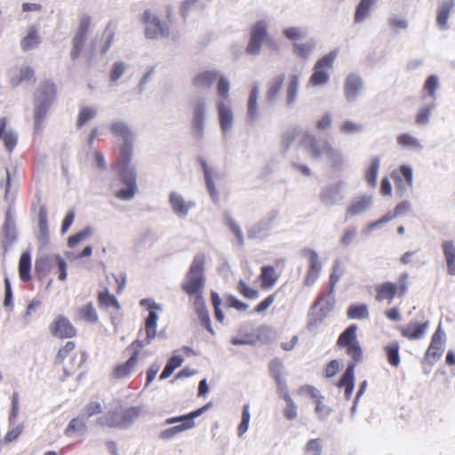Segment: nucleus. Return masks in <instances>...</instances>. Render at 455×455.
Here are the masks:
<instances>
[{"label": "nucleus", "mask_w": 455, "mask_h": 455, "mask_svg": "<svg viewBox=\"0 0 455 455\" xmlns=\"http://www.w3.org/2000/svg\"><path fill=\"white\" fill-rule=\"evenodd\" d=\"M284 80V74H279L273 77V79L269 83L268 89L266 94V98L268 101L272 102L279 96Z\"/></svg>", "instance_id": "obj_37"}, {"label": "nucleus", "mask_w": 455, "mask_h": 455, "mask_svg": "<svg viewBox=\"0 0 455 455\" xmlns=\"http://www.w3.org/2000/svg\"><path fill=\"white\" fill-rule=\"evenodd\" d=\"M8 120L6 117L0 118V140H3L7 151L12 152L17 145V135L12 131H6Z\"/></svg>", "instance_id": "obj_25"}, {"label": "nucleus", "mask_w": 455, "mask_h": 455, "mask_svg": "<svg viewBox=\"0 0 455 455\" xmlns=\"http://www.w3.org/2000/svg\"><path fill=\"white\" fill-rule=\"evenodd\" d=\"M369 308L366 304H352L347 311V316L349 319H367L369 318Z\"/></svg>", "instance_id": "obj_43"}, {"label": "nucleus", "mask_w": 455, "mask_h": 455, "mask_svg": "<svg viewBox=\"0 0 455 455\" xmlns=\"http://www.w3.org/2000/svg\"><path fill=\"white\" fill-rule=\"evenodd\" d=\"M399 349L400 346L397 342H394L384 347L388 363L395 368L400 364Z\"/></svg>", "instance_id": "obj_46"}, {"label": "nucleus", "mask_w": 455, "mask_h": 455, "mask_svg": "<svg viewBox=\"0 0 455 455\" xmlns=\"http://www.w3.org/2000/svg\"><path fill=\"white\" fill-rule=\"evenodd\" d=\"M41 43V38L36 26H31L28 29L27 35L22 38L20 45L23 51H29L36 48Z\"/></svg>", "instance_id": "obj_34"}, {"label": "nucleus", "mask_w": 455, "mask_h": 455, "mask_svg": "<svg viewBox=\"0 0 455 455\" xmlns=\"http://www.w3.org/2000/svg\"><path fill=\"white\" fill-rule=\"evenodd\" d=\"M379 169V160L378 157H373L371 160L370 166L365 172V180L372 188L377 185V176Z\"/></svg>", "instance_id": "obj_45"}, {"label": "nucleus", "mask_w": 455, "mask_h": 455, "mask_svg": "<svg viewBox=\"0 0 455 455\" xmlns=\"http://www.w3.org/2000/svg\"><path fill=\"white\" fill-rule=\"evenodd\" d=\"M313 49L312 44H294L293 52L298 57L306 59Z\"/></svg>", "instance_id": "obj_64"}, {"label": "nucleus", "mask_w": 455, "mask_h": 455, "mask_svg": "<svg viewBox=\"0 0 455 455\" xmlns=\"http://www.w3.org/2000/svg\"><path fill=\"white\" fill-rule=\"evenodd\" d=\"M410 276L407 273L399 275L396 282L386 281L375 286V299L378 302L392 303L395 298L404 297L409 290Z\"/></svg>", "instance_id": "obj_5"}, {"label": "nucleus", "mask_w": 455, "mask_h": 455, "mask_svg": "<svg viewBox=\"0 0 455 455\" xmlns=\"http://www.w3.org/2000/svg\"><path fill=\"white\" fill-rule=\"evenodd\" d=\"M38 228L39 241L43 243H48L50 232L48 228L47 210L44 205H41L38 210Z\"/></svg>", "instance_id": "obj_31"}, {"label": "nucleus", "mask_w": 455, "mask_h": 455, "mask_svg": "<svg viewBox=\"0 0 455 455\" xmlns=\"http://www.w3.org/2000/svg\"><path fill=\"white\" fill-rule=\"evenodd\" d=\"M236 289L241 295L249 299H255L259 296V291L250 287L243 280L238 282Z\"/></svg>", "instance_id": "obj_53"}, {"label": "nucleus", "mask_w": 455, "mask_h": 455, "mask_svg": "<svg viewBox=\"0 0 455 455\" xmlns=\"http://www.w3.org/2000/svg\"><path fill=\"white\" fill-rule=\"evenodd\" d=\"M36 271L43 275L50 273L59 275V280L67 279V264L58 254H48L40 257L36 261Z\"/></svg>", "instance_id": "obj_8"}, {"label": "nucleus", "mask_w": 455, "mask_h": 455, "mask_svg": "<svg viewBox=\"0 0 455 455\" xmlns=\"http://www.w3.org/2000/svg\"><path fill=\"white\" fill-rule=\"evenodd\" d=\"M97 116V109L92 107H83L78 114L76 125L78 128L83 127L90 120Z\"/></svg>", "instance_id": "obj_49"}, {"label": "nucleus", "mask_w": 455, "mask_h": 455, "mask_svg": "<svg viewBox=\"0 0 455 455\" xmlns=\"http://www.w3.org/2000/svg\"><path fill=\"white\" fill-rule=\"evenodd\" d=\"M91 22L92 20L89 15H82L79 18L78 27L75 35L86 37L91 27Z\"/></svg>", "instance_id": "obj_58"}, {"label": "nucleus", "mask_w": 455, "mask_h": 455, "mask_svg": "<svg viewBox=\"0 0 455 455\" xmlns=\"http://www.w3.org/2000/svg\"><path fill=\"white\" fill-rule=\"evenodd\" d=\"M229 82L225 77H220L217 84V92L220 96V100H225L229 102L228 96H229Z\"/></svg>", "instance_id": "obj_57"}, {"label": "nucleus", "mask_w": 455, "mask_h": 455, "mask_svg": "<svg viewBox=\"0 0 455 455\" xmlns=\"http://www.w3.org/2000/svg\"><path fill=\"white\" fill-rule=\"evenodd\" d=\"M57 89L54 83L44 81L37 89L36 101L47 102L52 105L55 100Z\"/></svg>", "instance_id": "obj_22"}, {"label": "nucleus", "mask_w": 455, "mask_h": 455, "mask_svg": "<svg viewBox=\"0 0 455 455\" xmlns=\"http://www.w3.org/2000/svg\"><path fill=\"white\" fill-rule=\"evenodd\" d=\"M132 157V143L125 141L120 147L119 156L114 165V169L118 172L121 183L126 186L116 193V197L121 200H130L137 192L135 170L130 166Z\"/></svg>", "instance_id": "obj_2"}, {"label": "nucleus", "mask_w": 455, "mask_h": 455, "mask_svg": "<svg viewBox=\"0 0 455 455\" xmlns=\"http://www.w3.org/2000/svg\"><path fill=\"white\" fill-rule=\"evenodd\" d=\"M159 309V307L156 304H153L149 307L148 315L146 318L145 321V331L147 333V344H149L151 340L156 337V323H157V310Z\"/></svg>", "instance_id": "obj_24"}, {"label": "nucleus", "mask_w": 455, "mask_h": 455, "mask_svg": "<svg viewBox=\"0 0 455 455\" xmlns=\"http://www.w3.org/2000/svg\"><path fill=\"white\" fill-rule=\"evenodd\" d=\"M452 8H453L452 0L443 3L438 8L436 21H437L438 26L441 28H446L447 20L449 19V15H450V12Z\"/></svg>", "instance_id": "obj_47"}, {"label": "nucleus", "mask_w": 455, "mask_h": 455, "mask_svg": "<svg viewBox=\"0 0 455 455\" xmlns=\"http://www.w3.org/2000/svg\"><path fill=\"white\" fill-rule=\"evenodd\" d=\"M268 370L273 379L282 377L283 371V362L278 358L271 360L268 364Z\"/></svg>", "instance_id": "obj_62"}, {"label": "nucleus", "mask_w": 455, "mask_h": 455, "mask_svg": "<svg viewBox=\"0 0 455 455\" xmlns=\"http://www.w3.org/2000/svg\"><path fill=\"white\" fill-rule=\"evenodd\" d=\"M335 58L336 53L331 52L320 59L315 65L309 83L315 86L326 84L329 80L328 70L332 67Z\"/></svg>", "instance_id": "obj_13"}, {"label": "nucleus", "mask_w": 455, "mask_h": 455, "mask_svg": "<svg viewBox=\"0 0 455 455\" xmlns=\"http://www.w3.org/2000/svg\"><path fill=\"white\" fill-rule=\"evenodd\" d=\"M85 40H86V37H84V36H76V35L74 36L73 40H72V49L70 52V56L72 58V60H76L79 58V56L82 52L83 47L84 45Z\"/></svg>", "instance_id": "obj_56"}, {"label": "nucleus", "mask_w": 455, "mask_h": 455, "mask_svg": "<svg viewBox=\"0 0 455 455\" xmlns=\"http://www.w3.org/2000/svg\"><path fill=\"white\" fill-rule=\"evenodd\" d=\"M283 398L286 403V406L283 410V415L285 419L288 420L295 419L298 415L297 406L295 405L294 402L292 401L291 397L288 393L283 394Z\"/></svg>", "instance_id": "obj_50"}, {"label": "nucleus", "mask_w": 455, "mask_h": 455, "mask_svg": "<svg viewBox=\"0 0 455 455\" xmlns=\"http://www.w3.org/2000/svg\"><path fill=\"white\" fill-rule=\"evenodd\" d=\"M218 72L213 70H206L197 74L193 78V85L197 89L210 88L218 79Z\"/></svg>", "instance_id": "obj_26"}, {"label": "nucleus", "mask_w": 455, "mask_h": 455, "mask_svg": "<svg viewBox=\"0 0 455 455\" xmlns=\"http://www.w3.org/2000/svg\"><path fill=\"white\" fill-rule=\"evenodd\" d=\"M397 143L403 148H418L419 141L408 133H403L397 137Z\"/></svg>", "instance_id": "obj_63"}, {"label": "nucleus", "mask_w": 455, "mask_h": 455, "mask_svg": "<svg viewBox=\"0 0 455 455\" xmlns=\"http://www.w3.org/2000/svg\"><path fill=\"white\" fill-rule=\"evenodd\" d=\"M204 265V253L196 254L181 284L182 291L189 297L194 298V299H204L203 292L205 285Z\"/></svg>", "instance_id": "obj_3"}, {"label": "nucleus", "mask_w": 455, "mask_h": 455, "mask_svg": "<svg viewBox=\"0 0 455 455\" xmlns=\"http://www.w3.org/2000/svg\"><path fill=\"white\" fill-rule=\"evenodd\" d=\"M372 200L370 196H361L355 198L347 209V213L350 216L358 215L365 212L371 204Z\"/></svg>", "instance_id": "obj_29"}, {"label": "nucleus", "mask_w": 455, "mask_h": 455, "mask_svg": "<svg viewBox=\"0 0 455 455\" xmlns=\"http://www.w3.org/2000/svg\"><path fill=\"white\" fill-rule=\"evenodd\" d=\"M52 105L47 102L36 101L34 109L35 130L39 132L42 129L43 123Z\"/></svg>", "instance_id": "obj_40"}, {"label": "nucleus", "mask_w": 455, "mask_h": 455, "mask_svg": "<svg viewBox=\"0 0 455 455\" xmlns=\"http://www.w3.org/2000/svg\"><path fill=\"white\" fill-rule=\"evenodd\" d=\"M250 419V406L246 403L243 406L242 420L237 427V434L239 436H242L248 430Z\"/></svg>", "instance_id": "obj_55"}, {"label": "nucleus", "mask_w": 455, "mask_h": 455, "mask_svg": "<svg viewBox=\"0 0 455 455\" xmlns=\"http://www.w3.org/2000/svg\"><path fill=\"white\" fill-rule=\"evenodd\" d=\"M208 407L209 404L195 410L186 415L166 419L164 420V425H177L163 430L159 434V438L163 440H170L184 431L194 428L196 426L195 419L202 415L208 409Z\"/></svg>", "instance_id": "obj_6"}, {"label": "nucleus", "mask_w": 455, "mask_h": 455, "mask_svg": "<svg viewBox=\"0 0 455 455\" xmlns=\"http://www.w3.org/2000/svg\"><path fill=\"white\" fill-rule=\"evenodd\" d=\"M103 37L105 38V43L101 46L100 52L102 54H105L111 47V44L115 38V30L111 28V24H108L106 27L103 32Z\"/></svg>", "instance_id": "obj_60"}, {"label": "nucleus", "mask_w": 455, "mask_h": 455, "mask_svg": "<svg viewBox=\"0 0 455 455\" xmlns=\"http://www.w3.org/2000/svg\"><path fill=\"white\" fill-rule=\"evenodd\" d=\"M323 442L320 438L307 441L304 447L305 455H322Z\"/></svg>", "instance_id": "obj_52"}, {"label": "nucleus", "mask_w": 455, "mask_h": 455, "mask_svg": "<svg viewBox=\"0 0 455 455\" xmlns=\"http://www.w3.org/2000/svg\"><path fill=\"white\" fill-rule=\"evenodd\" d=\"M302 256L306 257L308 261V268L304 277L303 283L305 286H312L319 278L322 271V263L317 252L310 248H305L301 251Z\"/></svg>", "instance_id": "obj_14"}, {"label": "nucleus", "mask_w": 455, "mask_h": 455, "mask_svg": "<svg viewBox=\"0 0 455 455\" xmlns=\"http://www.w3.org/2000/svg\"><path fill=\"white\" fill-rule=\"evenodd\" d=\"M143 414L141 406H132L124 410L119 419H115L116 412L112 411L108 414L109 419H106L105 426L113 428H126L138 420Z\"/></svg>", "instance_id": "obj_11"}, {"label": "nucleus", "mask_w": 455, "mask_h": 455, "mask_svg": "<svg viewBox=\"0 0 455 455\" xmlns=\"http://www.w3.org/2000/svg\"><path fill=\"white\" fill-rule=\"evenodd\" d=\"M76 343L75 341H67L58 350L54 363L61 365L67 373L76 371L84 363L86 355L84 351H76Z\"/></svg>", "instance_id": "obj_7"}, {"label": "nucleus", "mask_w": 455, "mask_h": 455, "mask_svg": "<svg viewBox=\"0 0 455 455\" xmlns=\"http://www.w3.org/2000/svg\"><path fill=\"white\" fill-rule=\"evenodd\" d=\"M97 301L100 308L108 309L112 307L116 311H119L121 309V306L117 299L115 295L110 294L107 288L98 292Z\"/></svg>", "instance_id": "obj_30"}, {"label": "nucleus", "mask_w": 455, "mask_h": 455, "mask_svg": "<svg viewBox=\"0 0 455 455\" xmlns=\"http://www.w3.org/2000/svg\"><path fill=\"white\" fill-rule=\"evenodd\" d=\"M299 394L307 395L313 399L315 403H317V410H319V407L321 405V400H323V397L321 395L318 389H316L313 386L305 385L299 388Z\"/></svg>", "instance_id": "obj_51"}, {"label": "nucleus", "mask_w": 455, "mask_h": 455, "mask_svg": "<svg viewBox=\"0 0 455 455\" xmlns=\"http://www.w3.org/2000/svg\"><path fill=\"white\" fill-rule=\"evenodd\" d=\"M299 86V76L291 74L288 76V81L285 90V103L287 106L292 105L298 96Z\"/></svg>", "instance_id": "obj_27"}, {"label": "nucleus", "mask_w": 455, "mask_h": 455, "mask_svg": "<svg viewBox=\"0 0 455 455\" xmlns=\"http://www.w3.org/2000/svg\"><path fill=\"white\" fill-rule=\"evenodd\" d=\"M442 249L447 263V272L451 275H455V245L453 242H443Z\"/></svg>", "instance_id": "obj_35"}, {"label": "nucleus", "mask_w": 455, "mask_h": 455, "mask_svg": "<svg viewBox=\"0 0 455 455\" xmlns=\"http://www.w3.org/2000/svg\"><path fill=\"white\" fill-rule=\"evenodd\" d=\"M195 310L197 314V316L202 323V324L210 331L212 332L211 326V320L209 316L208 310L205 307L204 299H194L193 301Z\"/></svg>", "instance_id": "obj_41"}, {"label": "nucleus", "mask_w": 455, "mask_h": 455, "mask_svg": "<svg viewBox=\"0 0 455 455\" xmlns=\"http://www.w3.org/2000/svg\"><path fill=\"white\" fill-rule=\"evenodd\" d=\"M445 334L439 326L434 332L430 344L424 355V361L429 365H434L443 353Z\"/></svg>", "instance_id": "obj_16"}, {"label": "nucleus", "mask_w": 455, "mask_h": 455, "mask_svg": "<svg viewBox=\"0 0 455 455\" xmlns=\"http://www.w3.org/2000/svg\"><path fill=\"white\" fill-rule=\"evenodd\" d=\"M375 0H361L358 4L355 13V22L359 23L364 20V19L369 14L372 5L374 4Z\"/></svg>", "instance_id": "obj_48"}, {"label": "nucleus", "mask_w": 455, "mask_h": 455, "mask_svg": "<svg viewBox=\"0 0 455 455\" xmlns=\"http://www.w3.org/2000/svg\"><path fill=\"white\" fill-rule=\"evenodd\" d=\"M300 133L299 128H292L282 136V145L285 149H288L291 145L297 140Z\"/></svg>", "instance_id": "obj_59"}, {"label": "nucleus", "mask_w": 455, "mask_h": 455, "mask_svg": "<svg viewBox=\"0 0 455 455\" xmlns=\"http://www.w3.org/2000/svg\"><path fill=\"white\" fill-rule=\"evenodd\" d=\"M87 430L84 419L81 417L73 418L66 427L64 434L66 436L72 437L76 435H84Z\"/></svg>", "instance_id": "obj_36"}, {"label": "nucleus", "mask_w": 455, "mask_h": 455, "mask_svg": "<svg viewBox=\"0 0 455 455\" xmlns=\"http://www.w3.org/2000/svg\"><path fill=\"white\" fill-rule=\"evenodd\" d=\"M216 107L218 110L220 129L223 132H227L231 129L234 118L230 104L225 100H218Z\"/></svg>", "instance_id": "obj_20"}, {"label": "nucleus", "mask_w": 455, "mask_h": 455, "mask_svg": "<svg viewBox=\"0 0 455 455\" xmlns=\"http://www.w3.org/2000/svg\"><path fill=\"white\" fill-rule=\"evenodd\" d=\"M169 201L173 212L180 217L186 216L193 206L192 203L186 202L181 196L175 192L170 194Z\"/></svg>", "instance_id": "obj_28"}, {"label": "nucleus", "mask_w": 455, "mask_h": 455, "mask_svg": "<svg viewBox=\"0 0 455 455\" xmlns=\"http://www.w3.org/2000/svg\"><path fill=\"white\" fill-rule=\"evenodd\" d=\"M280 274L272 266H263L260 268L259 279L262 290L271 289L278 281Z\"/></svg>", "instance_id": "obj_23"}, {"label": "nucleus", "mask_w": 455, "mask_h": 455, "mask_svg": "<svg viewBox=\"0 0 455 455\" xmlns=\"http://www.w3.org/2000/svg\"><path fill=\"white\" fill-rule=\"evenodd\" d=\"M356 331L357 326L351 324L340 333L337 340V346L344 348L346 354L352 358L337 383L338 387L345 389V398L347 400L351 398L354 390L355 368L363 360V349L357 339Z\"/></svg>", "instance_id": "obj_1"}, {"label": "nucleus", "mask_w": 455, "mask_h": 455, "mask_svg": "<svg viewBox=\"0 0 455 455\" xmlns=\"http://www.w3.org/2000/svg\"><path fill=\"white\" fill-rule=\"evenodd\" d=\"M259 89L257 86L251 88L248 101L246 118L249 122H254L259 115L258 108Z\"/></svg>", "instance_id": "obj_33"}, {"label": "nucleus", "mask_w": 455, "mask_h": 455, "mask_svg": "<svg viewBox=\"0 0 455 455\" xmlns=\"http://www.w3.org/2000/svg\"><path fill=\"white\" fill-rule=\"evenodd\" d=\"M201 165L204 170V179L208 191L212 197H216L217 190L215 188L214 182L212 178V170L209 168L205 161H202Z\"/></svg>", "instance_id": "obj_54"}, {"label": "nucleus", "mask_w": 455, "mask_h": 455, "mask_svg": "<svg viewBox=\"0 0 455 455\" xmlns=\"http://www.w3.org/2000/svg\"><path fill=\"white\" fill-rule=\"evenodd\" d=\"M267 38V25L264 20L257 21L251 29L249 43L246 46V53L257 55L259 53L262 43Z\"/></svg>", "instance_id": "obj_12"}, {"label": "nucleus", "mask_w": 455, "mask_h": 455, "mask_svg": "<svg viewBox=\"0 0 455 455\" xmlns=\"http://www.w3.org/2000/svg\"><path fill=\"white\" fill-rule=\"evenodd\" d=\"M98 319L96 308L92 302H89L77 309L76 320L93 324L98 322Z\"/></svg>", "instance_id": "obj_32"}, {"label": "nucleus", "mask_w": 455, "mask_h": 455, "mask_svg": "<svg viewBox=\"0 0 455 455\" xmlns=\"http://www.w3.org/2000/svg\"><path fill=\"white\" fill-rule=\"evenodd\" d=\"M51 334L58 339H72L76 336L77 330L71 321L63 315H57L49 324Z\"/></svg>", "instance_id": "obj_15"}, {"label": "nucleus", "mask_w": 455, "mask_h": 455, "mask_svg": "<svg viewBox=\"0 0 455 455\" xmlns=\"http://www.w3.org/2000/svg\"><path fill=\"white\" fill-rule=\"evenodd\" d=\"M428 328V323H410L404 327L400 328V332L403 337L408 339H421Z\"/></svg>", "instance_id": "obj_21"}, {"label": "nucleus", "mask_w": 455, "mask_h": 455, "mask_svg": "<svg viewBox=\"0 0 455 455\" xmlns=\"http://www.w3.org/2000/svg\"><path fill=\"white\" fill-rule=\"evenodd\" d=\"M142 347L143 344L140 340H135L130 345L128 348L132 349V354L127 361L118 363L113 368L111 374L114 379H126L134 372Z\"/></svg>", "instance_id": "obj_10"}, {"label": "nucleus", "mask_w": 455, "mask_h": 455, "mask_svg": "<svg viewBox=\"0 0 455 455\" xmlns=\"http://www.w3.org/2000/svg\"><path fill=\"white\" fill-rule=\"evenodd\" d=\"M362 87V81L360 77L355 75H349L345 83V94L347 99L355 98Z\"/></svg>", "instance_id": "obj_42"}, {"label": "nucleus", "mask_w": 455, "mask_h": 455, "mask_svg": "<svg viewBox=\"0 0 455 455\" xmlns=\"http://www.w3.org/2000/svg\"><path fill=\"white\" fill-rule=\"evenodd\" d=\"M395 186V189L403 196V193L412 187V169L405 164L401 165L391 173Z\"/></svg>", "instance_id": "obj_18"}, {"label": "nucleus", "mask_w": 455, "mask_h": 455, "mask_svg": "<svg viewBox=\"0 0 455 455\" xmlns=\"http://www.w3.org/2000/svg\"><path fill=\"white\" fill-rule=\"evenodd\" d=\"M276 292L271 293L255 306L253 311L256 314H262L266 312L270 306L275 302Z\"/></svg>", "instance_id": "obj_61"}, {"label": "nucleus", "mask_w": 455, "mask_h": 455, "mask_svg": "<svg viewBox=\"0 0 455 455\" xmlns=\"http://www.w3.org/2000/svg\"><path fill=\"white\" fill-rule=\"evenodd\" d=\"M205 115V104L202 100H198L192 107L191 131L196 140H202L204 137V122Z\"/></svg>", "instance_id": "obj_19"}, {"label": "nucleus", "mask_w": 455, "mask_h": 455, "mask_svg": "<svg viewBox=\"0 0 455 455\" xmlns=\"http://www.w3.org/2000/svg\"><path fill=\"white\" fill-rule=\"evenodd\" d=\"M31 257L29 252L25 251L21 254L19 261V275L22 282L27 283L31 280Z\"/></svg>", "instance_id": "obj_39"}, {"label": "nucleus", "mask_w": 455, "mask_h": 455, "mask_svg": "<svg viewBox=\"0 0 455 455\" xmlns=\"http://www.w3.org/2000/svg\"><path fill=\"white\" fill-rule=\"evenodd\" d=\"M141 21L148 25L145 29L147 38L155 39L158 36L165 37L169 35L168 27L163 24L150 10H146L143 12Z\"/></svg>", "instance_id": "obj_17"}, {"label": "nucleus", "mask_w": 455, "mask_h": 455, "mask_svg": "<svg viewBox=\"0 0 455 455\" xmlns=\"http://www.w3.org/2000/svg\"><path fill=\"white\" fill-rule=\"evenodd\" d=\"M110 132L125 141H132V132L128 125L123 122H115L110 125Z\"/></svg>", "instance_id": "obj_44"}, {"label": "nucleus", "mask_w": 455, "mask_h": 455, "mask_svg": "<svg viewBox=\"0 0 455 455\" xmlns=\"http://www.w3.org/2000/svg\"><path fill=\"white\" fill-rule=\"evenodd\" d=\"M333 308V299L330 295L321 294L315 300L307 323V329L312 331L328 316Z\"/></svg>", "instance_id": "obj_9"}, {"label": "nucleus", "mask_w": 455, "mask_h": 455, "mask_svg": "<svg viewBox=\"0 0 455 455\" xmlns=\"http://www.w3.org/2000/svg\"><path fill=\"white\" fill-rule=\"evenodd\" d=\"M35 73L32 68L27 66L20 68L10 79L12 86L17 87L24 82H28L34 79Z\"/></svg>", "instance_id": "obj_38"}, {"label": "nucleus", "mask_w": 455, "mask_h": 455, "mask_svg": "<svg viewBox=\"0 0 455 455\" xmlns=\"http://www.w3.org/2000/svg\"><path fill=\"white\" fill-rule=\"evenodd\" d=\"M299 145L313 159H320L326 156L332 166H337L341 163L340 154L331 145L327 140H318L311 133H305Z\"/></svg>", "instance_id": "obj_4"}]
</instances>
